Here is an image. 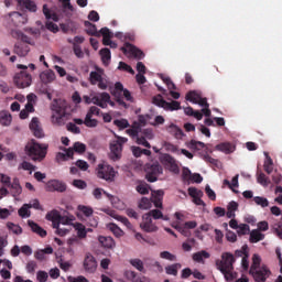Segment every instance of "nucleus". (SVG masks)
<instances>
[{
	"label": "nucleus",
	"mask_w": 282,
	"mask_h": 282,
	"mask_svg": "<svg viewBox=\"0 0 282 282\" xmlns=\"http://www.w3.org/2000/svg\"><path fill=\"white\" fill-rule=\"evenodd\" d=\"M8 228L9 230H12L14 235H22L23 234V228L19 225H14V223H8Z\"/></svg>",
	"instance_id": "obj_54"
},
{
	"label": "nucleus",
	"mask_w": 282,
	"mask_h": 282,
	"mask_svg": "<svg viewBox=\"0 0 282 282\" xmlns=\"http://www.w3.org/2000/svg\"><path fill=\"white\" fill-rule=\"evenodd\" d=\"M7 188H9V194L15 199L17 197H21V194L23 193V186H21V180H19V177H13Z\"/></svg>",
	"instance_id": "obj_15"
},
{
	"label": "nucleus",
	"mask_w": 282,
	"mask_h": 282,
	"mask_svg": "<svg viewBox=\"0 0 282 282\" xmlns=\"http://www.w3.org/2000/svg\"><path fill=\"white\" fill-rule=\"evenodd\" d=\"M84 124L85 127L94 129L98 127V121L96 119H93L91 117H85Z\"/></svg>",
	"instance_id": "obj_57"
},
{
	"label": "nucleus",
	"mask_w": 282,
	"mask_h": 282,
	"mask_svg": "<svg viewBox=\"0 0 282 282\" xmlns=\"http://www.w3.org/2000/svg\"><path fill=\"white\" fill-rule=\"evenodd\" d=\"M118 69H120V72H128V74H135V70H133V68L124 62H119Z\"/></svg>",
	"instance_id": "obj_50"
},
{
	"label": "nucleus",
	"mask_w": 282,
	"mask_h": 282,
	"mask_svg": "<svg viewBox=\"0 0 282 282\" xmlns=\"http://www.w3.org/2000/svg\"><path fill=\"white\" fill-rule=\"evenodd\" d=\"M101 79H102V69H98V72H96V70L90 72V74H89L90 85H98V83Z\"/></svg>",
	"instance_id": "obj_34"
},
{
	"label": "nucleus",
	"mask_w": 282,
	"mask_h": 282,
	"mask_svg": "<svg viewBox=\"0 0 282 282\" xmlns=\"http://www.w3.org/2000/svg\"><path fill=\"white\" fill-rule=\"evenodd\" d=\"M84 25L86 28L85 32H86V34H88V36L100 37V31H98V29L96 28V24H94L89 21H85Z\"/></svg>",
	"instance_id": "obj_24"
},
{
	"label": "nucleus",
	"mask_w": 282,
	"mask_h": 282,
	"mask_svg": "<svg viewBox=\"0 0 282 282\" xmlns=\"http://www.w3.org/2000/svg\"><path fill=\"white\" fill-rule=\"evenodd\" d=\"M257 182L258 184H261V186H268V184H270L268 176H265L263 172L257 173Z\"/></svg>",
	"instance_id": "obj_48"
},
{
	"label": "nucleus",
	"mask_w": 282,
	"mask_h": 282,
	"mask_svg": "<svg viewBox=\"0 0 282 282\" xmlns=\"http://www.w3.org/2000/svg\"><path fill=\"white\" fill-rule=\"evenodd\" d=\"M18 69L24 70H21L13 77V83L15 87H18V89H25V87H30V85H32V75L28 73V66L23 64H18Z\"/></svg>",
	"instance_id": "obj_2"
},
{
	"label": "nucleus",
	"mask_w": 282,
	"mask_h": 282,
	"mask_svg": "<svg viewBox=\"0 0 282 282\" xmlns=\"http://www.w3.org/2000/svg\"><path fill=\"white\" fill-rule=\"evenodd\" d=\"M217 151H221L223 153H226L227 155L232 153L235 151V147L231 145L229 142L220 143L216 145Z\"/></svg>",
	"instance_id": "obj_39"
},
{
	"label": "nucleus",
	"mask_w": 282,
	"mask_h": 282,
	"mask_svg": "<svg viewBox=\"0 0 282 282\" xmlns=\"http://www.w3.org/2000/svg\"><path fill=\"white\" fill-rule=\"evenodd\" d=\"M163 169L160 163H152L147 165L145 180L150 183L158 182L159 175H162Z\"/></svg>",
	"instance_id": "obj_7"
},
{
	"label": "nucleus",
	"mask_w": 282,
	"mask_h": 282,
	"mask_svg": "<svg viewBox=\"0 0 282 282\" xmlns=\"http://www.w3.org/2000/svg\"><path fill=\"white\" fill-rule=\"evenodd\" d=\"M164 199V191L159 189L152 192V198L150 202L154 204L155 208H163L162 200Z\"/></svg>",
	"instance_id": "obj_19"
},
{
	"label": "nucleus",
	"mask_w": 282,
	"mask_h": 282,
	"mask_svg": "<svg viewBox=\"0 0 282 282\" xmlns=\"http://www.w3.org/2000/svg\"><path fill=\"white\" fill-rule=\"evenodd\" d=\"M12 21H17L18 25H25L28 23V15L20 12H12L10 14Z\"/></svg>",
	"instance_id": "obj_29"
},
{
	"label": "nucleus",
	"mask_w": 282,
	"mask_h": 282,
	"mask_svg": "<svg viewBox=\"0 0 282 282\" xmlns=\"http://www.w3.org/2000/svg\"><path fill=\"white\" fill-rule=\"evenodd\" d=\"M78 246H83V242L78 237L68 238L66 252L70 256H74Z\"/></svg>",
	"instance_id": "obj_18"
},
{
	"label": "nucleus",
	"mask_w": 282,
	"mask_h": 282,
	"mask_svg": "<svg viewBox=\"0 0 282 282\" xmlns=\"http://www.w3.org/2000/svg\"><path fill=\"white\" fill-rule=\"evenodd\" d=\"M43 14L48 21L50 19H52V21H55V22L58 21V14L52 13V11H50V8H47V4L43 6Z\"/></svg>",
	"instance_id": "obj_43"
},
{
	"label": "nucleus",
	"mask_w": 282,
	"mask_h": 282,
	"mask_svg": "<svg viewBox=\"0 0 282 282\" xmlns=\"http://www.w3.org/2000/svg\"><path fill=\"white\" fill-rule=\"evenodd\" d=\"M68 158H74V149L69 148L66 150V153L58 152L56 154L57 162H66Z\"/></svg>",
	"instance_id": "obj_36"
},
{
	"label": "nucleus",
	"mask_w": 282,
	"mask_h": 282,
	"mask_svg": "<svg viewBox=\"0 0 282 282\" xmlns=\"http://www.w3.org/2000/svg\"><path fill=\"white\" fill-rule=\"evenodd\" d=\"M204 259H210V253H208L206 250H202L193 254V260L197 263H202Z\"/></svg>",
	"instance_id": "obj_38"
},
{
	"label": "nucleus",
	"mask_w": 282,
	"mask_h": 282,
	"mask_svg": "<svg viewBox=\"0 0 282 282\" xmlns=\"http://www.w3.org/2000/svg\"><path fill=\"white\" fill-rule=\"evenodd\" d=\"M145 215H149V217L151 219H163V221H169V217L164 216V214L162 213V210L160 209H151L149 213H147Z\"/></svg>",
	"instance_id": "obj_31"
},
{
	"label": "nucleus",
	"mask_w": 282,
	"mask_h": 282,
	"mask_svg": "<svg viewBox=\"0 0 282 282\" xmlns=\"http://www.w3.org/2000/svg\"><path fill=\"white\" fill-rule=\"evenodd\" d=\"M267 159L264 161L263 164V169L265 171V173H268V175L272 174V171H274V162L272 161V158H270V155H268V153H265Z\"/></svg>",
	"instance_id": "obj_40"
},
{
	"label": "nucleus",
	"mask_w": 282,
	"mask_h": 282,
	"mask_svg": "<svg viewBox=\"0 0 282 282\" xmlns=\"http://www.w3.org/2000/svg\"><path fill=\"white\" fill-rule=\"evenodd\" d=\"M140 228L143 230V232H158L159 230L158 225L153 223V218L149 217L148 214L142 216Z\"/></svg>",
	"instance_id": "obj_12"
},
{
	"label": "nucleus",
	"mask_w": 282,
	"mask_h": 282,
	"mask_svg": "<svg viewBox=\"0 0 282 282\" xmlns=\"http://www.w3.org/2000/svg\"><path fill=\"white\" fill-rule=\"evenodd\" d=\"M151 206H153L151 199L147 198V197H142L139 202V208L141 210H149V208H151Z\"/></svg>",
	"instance_id": "obj_47"
},
{
	"label": "nucleus",
	"mask_w": 282,
	"mask_h": 282,
	"mask_svg": "<svg viewBox=\"0 0 282 282\" xmlns=\"http://www.w3.org/2000/svg\"><path fill=\"white\" fill-rule=\"evenodd\" d=\"M28 226L31 228L32 232L39 235V237H47V231L43 229L39 224L34 223L33 220H28Z\"/></svg>",
	"instance_id": "obj_21"
},
{
	"label": "nucleus",
	"mask_w": 282,
	"mask_h": 282,
	"mask_svg": "<svg viewBox=\"0 0 282 282\" xmlns=\"http://www.w3.org/2000/svg\"><path fill=\"white\" fill-rule=\"evenodd\" d=\"M19 216L22 218L30 217V206L28 204H24L18 212Z\"/></svg>",
	"instance_id": "obj_56"
},
{
	"label": "nucleus",
	"mask_w": 282,
	"mask_h": 282,
	"mask_svg": "<svg viewBox=\"0 0 282 282\" xmlns=\"http://www.w3.org/2000/svg\"><path fill=\"white\" fill-rule=\"evenodd\" d=\"M36 279L40 282H47V279H50V275L45 271H37Z\"/></svg>",
	"instance_id": "obj_63"
},
{
	"label": "nucleus",
	"mask_w": 282,
	"mask_h": 282,
	"mask_svg": "<svg viewBox=\"0 0 282 282\" xmlns=\"http://www.w3.org/2000/svg\"><path fill=\"white\" fill-rule=\"evenodd\" d=\"M161 259H165L166 261H177V256L171 253L170 251H162L160 253Z\"/></svg>",
	"instance_id": "obj_53"
},
{
	"label": "nucleus",
	"mask_w": 282,
	"mask_h": 282,
	"mask_svg": "<svg viewBox=\"0 0 282 282\" xmlns=\"http://www.w3.org/2000/svg\"><path fill=\"white\" fill-rule=\"evenodd\" d=\"M200 97L202 95L199 93L191 90L186 94L185 100H187L188 102H193L194 105H197V102H199Z\"/></svg>",
	"instance_id": "obj_37"
},
{
	"label": "nucleus",
	"mask_w": 282,
	"mask_h": 282,
	"mask_svg": "<svg viewBox=\"0 0 282 282\" xmlns=\"http://www.w3.org/2000/svg\"><path fill=\"white\" fill-rule=\"evenodd\" d=\"M0 124L1 127H10V124H12V115L10 113V111H0Z\"/></svg>",
	"instance_id": "obj_22"
},
{
	"label": "nucleus",
	"mask_w": 282,
	"mask_h": 282,
	"mask_svg": "<svg viewBox=\"0 0 282 282\" xmlns=\"http://www.w3.org/2000/svg\"><path fill=\"white\" fill-rule=\"evenodd\" d=\"M47 221H58L61 219V213L56 209H53L46 214Z\"/></svg>",
	"instance_id": "obj_45"
},
{
	"label": "nucleus",
	"mask_w": 282,
	"mask_h": 282,
	"mask_svg": "<svg viewBox=\"0 0 282 282\" xmlns=\"http://www.w3.org/2000/svg\"><path fill=\"white\" fill-rule=\"evenodd\" d=\"M188 195L195 199L196 197H204V192H202V189H197L196 187H189Z\"/></svg>",
	"instance_id": "obj_51"
},
{
	"label": "nucleus",
	"mask_w": 282,
	"mask_h": 282,
	"mask_svg": "<svg viewBox=\"0 0 282 282\" xmlns=\"http://www.w3.org/2000/svg\"><path fill=\"white\" fill-rule=\"evenodd\" d=\"M180 270H182V263H173L165 267V273L169 276H177Z\"/></svg>",
	"instance_id": "obj_26"
},
{
	"label": "nucleus",
	"mask_w": 282,
	"mask_h": 282,
	"mask_svg": "<svg viewBox=\"0 0 282 282\" xmlns=\"http://www.w3.org/2000/svg\"><path fill=\"white\" fill-rule=\"evenodd\" d=\"M40 78L42 83H45V84L54 83L56 78V74L54 73V70H46L40 75Z\"/></svg>",
	"instance_id": "obj_33"
},
{
	"label": "nucleus",
	"mask_w": 282,
	"mask_h": 282,
	"mask_svg": "<svg viewBox=\"0 0 282 282\" xmlns=\"http://www.w3.org/2000/svg\"><path fill=\"white\" fill-rule=\"evenodd\" d=\"M253 202L257 206H261V208H268V206H270V202H268L265 197L256 196L253 197Z\"/></svg>",
	"instance_id": "obj_46"
},
{
	"label": "nucleus",
	"mask_w": 282,
	"mask_h": 282,
	"mask_svg": "<svg viewBox=\"0 0 282 282\" xmlns=\"http://www.w3.org/2000/svg\"><path fill=\"white\" fill-rule=\"evenodd\" d=\"M121 52H123L126 56H130L131 58H135L137 61H142V58H144V52H142V50L138 48L131 43H126L121 47Z\"/></svg>",
	"instance_id": "obj_8"
},
{
	"label": "nucleus",
	"mask_w": 282,
	"mask_h": 282,
	"mask_svg": "<svg viewBox=\"0 0 282 282\" xmlns=\"http://www.w3.org/2000/svg\"><path fill=\"white\" fill-rule=\"evenodd\" d=\"M117 221H120L121 224H123V226H126L128 230H133V225L131 224V221H129V218L124 216H119L117 217Z\"/></svg>",
	"instance_id": "obj_58"
},
{
	"label": "nucleus",
	"mask_w": 282,
	"mask_h": 282,
	"mask_svg": "<svg viewBox=\"0 0 282 282\" xmlns=\"http://www.w3.org/2000/svg\"><path fill=\"white\" fill-rule=\"evenodd\" d=\"M20 8H25L29 12H36V3L32 0H15Z\"/></svg>",
	"instance_id": "obj_23"
},
{
	"label": "nucleus",
	"mask_w": 282,
	"mask_h": 282,
	"mask_svg": "<svg viewBox=\"0 0 282 282\" xmlns=\"http://www.w3.org/2000/svg\"><path fill=\"white\" fill-rule=\"evenodd\" d=\"M87 147L84 143L76 142L73 147V152L75 151L76 153H85Z\"/></svg>",
	"instance_id": "obj_61"
},
{
	"label": "nucleus",
	"mask_w": 282,
	"mask_h": 282,
	"mask_svg": "<svg viewBox=\"0 0 282 282\" xmlns=\"http://www.w3.org/2000/svg\"><path fill=\"white\" fill-rule=\"evenodd\" d=\"M235 256L230 252H224L221 260H216V267L219 272L235 270Z\"/></svg>",
	"instance_id": "obj_5"
},
{
	"label": "nucleus",
	"mask_w": 282,
	"mask_h": 282,
	"mask_svg": "<svg viewBox=\"0 0 282 282\" xmlns=\"http://www.w3.org/2000/svg\"><path fill=\"white\" fill-rule=\"evenodd\" d=\"M265 239V235L261 234V231L254 229L250 232L249 241L250 243H259V241H263Z\"/></svg>",
	"instance_id": "obj_32"
},
{
	"label": "nucleus",
	"mask_w": 282,
	"mask_h": 282,
	"mask_svg": "<svg viewBox=\"0 0 282 282\" xmlns=\"http://www.w3.org/2000/svg\"><path fill=\"white\" fill-rule=\"evenodd\" d=\"M73 52L77 58H85V53L83 52V48L78 44H74Z\"/></svg>",
	"instance_id": "obj_60"
},
{
	"label": "nucleus",
	"mask_w": 282,
	"mask_h": 282,
	"mask_svg": "<svg viewBox=\"0 0 282 282\" xmlns=\"http://www.w3.org/2000/svg\"><path fill=\"white\" fill-rule=\"evenodd\" d=\"M162 164L171 171V173H174L177 175L180 173V166L177 165V162L175 161V158H173L171 154H164L161 159Z\"/></svg>",
	"instance_id": "obj_13"
},
{
	"label": "nucleus",
	"mask_w": 282,
	"mask_h": 282,
	"mask_svg": "<svg viewBox=\"0 0 282 282\" xmlns=\"http://www.w3.org/2000/svg\"><path fill=\"white\" fill-rule=\"evenodd\" d=\"M97 176L99 177V180H106V182H113V177H116V170H113V166L107 163H101L98 165Z\"/></svg>",
	"instance_id": "obj_6"
},
{
	"label": "nucleus",
	"mask_w": 282,
	"mask_h": 282,
	"mask_svg": "<svg viewBox=\"0 0 282 282\" xmlns=\"http://www.w3.org/2000/svg\"><path fill=\"white\" fill-rule=\"evenodd\" d=\"M0 182L4 186V188H8L10 183L12 182V177H10L8 174L0 173Z\"/></svg>",
	"instance_id": "obj_59"
},
{
	"label": "nucleus",
	"mask_w": 282,
	"mask_h": 282,
	"mask_svg": "<svg viewBox=\"0 0 282 282\" xmlns=\"http://www.w3.org/2000/svg\"><path fill=\"white\" fill-rule=\"evenodd\" d=\"M129 263L130 265H132V268H135V270H138L139 272H144V262H142V260L134 258V259H131Z\"/></svg>",
	"instance_id": "obj_42"
},
{
	"label": "nucleus",
	"mask_w": 282,
	"mask_h": 282,
	"mask_svg": "<svg viewBox=\"0 0 282 282\" xmlns=\"http://www.w3.org/2000/svg\"><path fill=\"white\" fill-rule=\"evenodd\" d=\"M152 102L153 105H155L156 107H161V109L164 108V102H166V100H164V98L162 97V95H156L152 98Z\"/></svg>",
	"instance_id": "obj_55"
},
{
	"label": "nucleus",
	"mask_w": 282,
	"mask_h": 282,
	"mask_svg": "<svg viewBox=\"0 0 282 282\" xmlns=\"http://www.w3.org/2000/svg\"><path fill=\"white\" fill-rule=\"evenodd\" d=\"M98 241L104 248H108L109 250L116 248V240L111 237L99 236Z\"/></svg>",
	"instance_id": "obj_27"
},
{
	"label": "nucleus",
	"mask_w": 282,
	"mask_h": 282,
	"mask_svg": "<svg viewBox=\"0 0 282 282\" xmlns=\"http://www.w3.org/2000/svg\"><path fill=\"white\" fill-rule=\"evenodd\" d=\"M29 127L35 138H45V132L41 127V121H39V118L33 117Z\"/></svg>",
	"instance_id": "obj_16"
},
{
	"label": "nucleus",
	"mask_w": 282,
	"mask_h": 282,
	"mask_svg": "<svg viewBox=\"0 0 282 282\" xmlns=\"http://www.w3.org/2000/svg\"><path fill=\"white\" fill-rule=\"evenodd\" d=\"M46 191L48 193H65L67 191V185L58 180H51L46 183Z\"/></svg>",
	"instance_id": "obj_14"
},
{
	"label": "nucleus",
	"mask_w": 282,
	"mask_h": 282,
	"mask_svg": "<svg viewBox=\"0 0 282 282\" xmlns=\"http://www.w3.org/2000/svg\"><path fill=\"white\" fill-rule=\"evenodd\" d=\"M109 228H110L111 232L115 235V237H123L124 231H122V229H120V227H118V225L110 224Z\"/></svg>",
	"instance_id": "obj_52"
},
{
	"label": "nucleus",
	"mask_w": 282,
	"mask_h": 282,
	"mask_svg": "<svg viewBox=\"0 0 282 282\" xmlns=\"http://www.w3.org/2000/svg\"><path fill=\"white\" fill-rule=\"evenodd\" d=\"M78 212L83 213V215H85V217H91V215H94V208H91L89 206H85V205H79Z\"/></svg>",
	"instance_id": "obj_49"
},
{
	"label": "nucleus",
	"mask_w": 282,
	"mask_h": 282,
	"mask_svg": "<svg viewBox=\"0 0 282 282\" xmlns=\"http://www.w3.org/2000/svg\"><path fill=\"white\" fill-rule=\"evenodd\" d=\"M109 100V93H100L98 96L91 97L93 105H97L101 109H107V102Z\"/></svg>",
	"instance_id": "obj_17"
},
{
	"label": "nucleus",
	"mask_w": 282,
	"mask_h": 282,
	"mask_svg": "<svg viewBox=\"0 0 282 282\" xmlns=\"http://www.w3.org/2000/svg\"><path fill=\"white\" fill-rule=\"evenodd\" d=\"M75 230H77V239H85L87 237V228L80 223L74 225Z\"/></svg>",
	"instance_id": "obj_35"
},
{
	"label": "nucleus",
	"mask_w": 282,
	"mask_h": 282,
	"mask_svg": "<svg viewBox=\"0 0 282 282\" xmlns=\"http://www.w3.org/2000/svg\"><path fill=\"white\" fill-rule=\"evenodd\" d=\"M187 149H191L192 151H204L208 148H206V143L202 141L191 140L187 143Z\"/></svg>",
	"instance_id": "obj_28"
},
{
	"label": "nucleus",
	"mask_w": 282,
	"mask_h": 282,
	"mask_svg": "<svg viewBox=\"0 0 282 282\" xmlns=\"http://www.w3.org/2000/svg\"><path fill=\"white\" fill-rule=\"evenodd\" d=\"M261 268V257L257 253L252 256V264L250 267L249 272H254V270H259Z\"/></svg>",
	"instance_id": "obj_41"
},
{
	"label": "nucleus",
	"mask_w": 282,
	"mask_h": 282,
	"mask_svg": "<svg viewBox=\"0 0 282 282\" xmlns=\"http://www.w3.org/2000/svg\"><path fill=\"white\" fill-rule=\"evenodd\" d=\"M67 109H69V104L65 100H57L55 105L53 106V111H55L56 115H53V122L55 124H63L65 122V118H67Z\"/></svg>",
	"instance_id": "obj_3"
},
{
	"label": "nucleus",
	"mask_w": 282,
	"mask_h": 282,
	"mask_svg": "<svg viewBox=\"0 0 282 282\" xmlns=\"http://www.w3.org/2000/svg\"><path fill=\"white\" fill-rule=\"evenodd\" d=\"M26 152L29 158L34 162H43L45 155H47V145H41L36 141L32 140L31 143L26 145Z\"/></svg>",
	"instance_id": "obj_1"
},
{
	"label": "nucleus",
	"mask_w": 282,
	"mask_h": 282,
	"mask_svg": "<svg viewBox=\"0 0 282 282\" xmlns=\"http://www.w3.org/2000/svg\"><path fill=\"white\" fill-rule=\"evenodd\" d=\"M83 267L88 274H95L96 270H98V261H96V258L91 253H86Z\"/></svg>",
	"instance_id": "obj_10"
},
{
	"label": "nucleus",
	"mask_w": 282,
	"mask_h": 282,
	"mask_svg": "<svg viewBox=\"0 0 282 282\" xmlns=\"http://www.w3.org/2000/svg\"><path fill=\"white\" fill-rule=\"evenodd\" d=\"M238 235H248L250 232V226L242 224L238 228Z\"/></svg>",
	"instance_id": "obj_64"
},
{
	"label": "nucleus",
	"mask_w": 282,
	"mask_h": 282,
	"mask_svg": "<svg viewBox=\"0 0 282 282\" xmlns=\"http://www.w3.org/2000/svg\"><path fill=\"white\" fill-rule=\"evenodd\" d=\"M113 124H115V127H118V129L120 131H122L124 129H129V127H130L129 120H127V119H116V120H113Z\"/></svg>",
	"instance_id": "obj_44"
},
{
	"label": "nucleus",
	"mask_w": 282,
	"mask_h": 282,
	"mask_svg": "<svg viewBox=\"0 0 282 282\" xmlns=\"http://www.w3.org/2000/svg\"><path fill=\"white\" fill-rule=\"evenodd\" d=\"M124 89L126 88L122 83L117 82L115 84V89L111 91V95L115 97L116 102H118L120 107H123V109H129V105L124 102V99H122V93Z\"/></svg>",
	"instance_id": "obj_9"
},
{
	"label": "nucleus",
	"mask_w": 282,
	"mask_h": 282,
	"mask_svg": "<svg viewBox=\"0 0 282 282\" xmlns=\"http://www.w3.org/2000/svg\"><path fill=\"white\" fill-rule=\"evenodd\" d=\"M116 138L117 140L110 143L109 158L110 160H112V162H118V160L122 158V144H126V142H128V139L124 137L116 135Z\"/></svg>",
	"instance_id": "obj_4"
},
{
	"label": "nucleus",
	"mask_w": 282,
	"mask_h": 282,
	"mask_svg": "<svg viewBox=\"0 0 282 282\" xmlns=\"http://www.w3.org/2000/svg\"><path fill=\"white\" fill-rule=\"evenodd\" d=\"M100 36H102V44L104 45H111V39H113V33L109 30V28H101L100 29Z\"/></svg>",
	"instance_id": "obj_25"
},
{
	"label": "nucleus",
	"mask_w": 282,
	"mask_h": 282,
	"mask_svg": "<svg viewBox=\"0 0 282 282\" xmlns=\"http://www.w3.org/2000/svg\"><path fill=\"white\" fill-rule=\"evenodd\" d=\"M99 54L101 56L102 64L108 67L109 63H111V50L109 48H101L99 51Z\"/></svg>",
	"instance_id": "obj_30"
},
{
	"label": "nucleus",
	"mask_w": 282,
	"mask_h": 282,
	"mask_svg": "<svg viewBox=\"0 0 282 282\" xmlns=\"http://www.w3.org/2000/svg\"><path fill=\"white\" fill-rule=\"evenodd\" d=\"M249 274L253 276L256 282H265L268 281V278L270 276L271 272H270V269H268V267L262 265L259 269L249 271Z\"/></svg>",
	"instance_id": "obj_11"
},
{
	"label": "nucleus",
	"mask_w": 282,
	"mask_h": 282,
	"mask_svg": "<svg viewBox=\"0 0 282 282\" xmlns=\"http://www.w3.org/2000/svg\"><path fill=\"white\" fill-rule=\"evenodd\" d=\"M66 129L70 133H76V134L80 133V128H78L76 123H73V122L67 123Z\"/></svg>",
	"instance_id": "obj_62"
},
{
	"label": "nucleus",
	"mask_w": 282,
	"mask_h": 282,
	"mask_svg": "<svg viewBox=\"0 0 282 282\" xmlns=\"http://www.w3.org/2000/svg\"><path fill=\"white\" fill-rule=\"evenodd\" d=\"M13 52L20 57H25L26 54H30V45L25 43H17L14 45Z\"/></svg>",
	"instance_id": "obj_20"
}]
</instances>
